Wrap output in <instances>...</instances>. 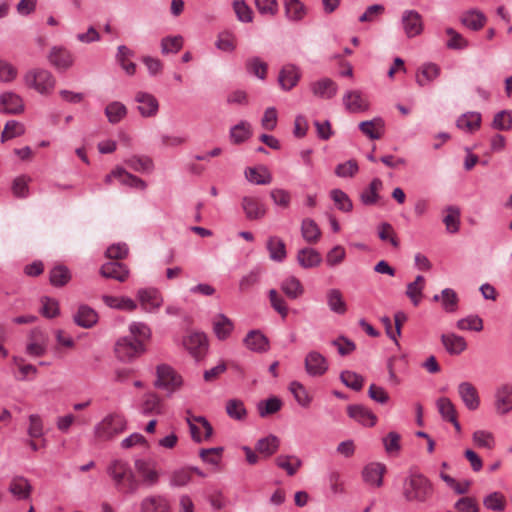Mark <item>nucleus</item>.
I'll return each instance as SVG.
<instances>
[{"mask_svg":"<svg viewBox=\"0 0 512 512\" xmlns=\"http://www.w3.org/2000/svg\"><path fill=\"white\" fill-rule=\"evenodd\" d=\"M402 494L409 503L425 504L432 499L434 487L423 474L411 473L404 479Z\"/></svg>","mask_w":512,"mask_h":512,"instance_id":"1","label":"nucleus"},{"mask_svg":"<svg viewBox=\"0 0 512 512\" xmlns=\"http://www.w3.org/2000/svg\"><path fill=\"white\" fill-rule=\"evenodd\" d=\"M106 471L115 488L121 493L135 494L140 487V483L127 461L115 459L108 464Z\"/></svg>","mask_w":512,"mask_h":512,"instance_id":"2","label":"nucleus"},{"mask_svg":"<svg viewBox=\"0 0 512 512\" xmlns=\"http://www.w3.org/2000/svg\"><path fill=\"white\" fill-rule=\"evenodd\" d=\"M24 83L41 95H49L55 88L56 80L52 73L42 68L27 71L24 75Z\"/></svg>","mask_w":512,"mask_h":512,"instance_id":"3","label":"nucleus"},{"mask_svg":"<svg viewBox=\"0 0 512 512\" xmlns=\"http://www.w3.org/2000/svg\"><path fill=\"white\" fill-rule=\"evenodd\" d=\"M144 351V343L129 336L121 337L115 344V354L121 361H130Z\"/></svg>","mask_w":512,"mask_h":512,"instance_id":"4","label":"nucleus"},{"mask_svg":"<svg viewBox=\"0 0 512 512\" xmlns=\"http://www.w3.org/2000/svg\"><path fill=\"white\" fill-rule=\"evenodd\" d=\"M155 386L173 392L182 385V378L170 366L162 364L157 367Z\"/></svg>","mask_w":512,"mask_h":512,"instance_id":"5","label":"nucleus"},{"mask_svg":"<svg viewBox=\"0 0 512 512\" xmlns=\"http://www.w3.org/2000/svg\"><path fill=\"white\" fill-rule=\"evenodd\" d=\"M134 467L140 476V480H138L140 485L150 488L158 484L160 473L156 469L154 462L145 459H137L134 462Z\"/></svg>","mask_w":512,"mask_h":512,"instance_id":"6","label":"nucleus"},{"mask_svg":"<svg viewBox=\"0 0 512 512\" xmlns=\"http://www.w3.org/2000/svg\"><path fill=\"white\" fill-rule=\"evenodd\" d=\"M183 347L196 360L202 359L208 349V342L205 334L194 332L185 336L182 340Z\"/></svg>","mask_w":512,"mask_h":512,"instance_id":"7","label":"nucleus"},{"mask_svg":"<svg viewBox=\"0 0 512 512\" xmlns=\"http://www.w3.org/2000/svg\"><path fill=\"white\" fill-rule=\"evenodd\" d=\"M187 423L190 429L191 437L195 442H202L209 439L213 434V428L205 417H188Z\"/></svg>","mask_w":512,"mask_h":512,"instance_id":"8","label":"nucleus"},{"mask_svg":"<svg viewBox=\"0 0 512 512\" xmlns=\"http://www.w3.org/2000/svg\"><path fill=\"white\" fill-rule=\"evenodd\" d=\"M124 422L119 415L106 416L95 427V433L99 438L109 439L123 430Z\"/></svg>","mask_w":512,"mask_h":512,"instance_id":"9","label":"nucleus"},{"mask_svg":"<svg viewBox=\"0 0 512 512\" xmlns=\"http://www.w3.org/2000/svg\"><path fill=\"white\" fill-rule=\"evenodd\" d=\"M305 371L309 376L319 377L328 370L327 359L318 351H310L304 360Z\"/></svg>","mask_w":512,"mask_h":512,"instance_id":"10","label":"nucleus"},{"mask_svg":"<svg viewBox=\"0 0 512 512\" xmlns=\"http://www.w3.org/2000/svg\"><path fill=\"white\" fill-rule=\"evenodd\" d=\"M402 28L408 38L418 36L423 31V20L416 10H405L401 17Z\"/></svg>","mask_w":512,"mask_h":512,"instance_id":"11","label":"nucleus"},{"mask_svg":"<svg viewBox=\"0 0 512 512\" xmlns=\"http://www.w3.org/2000/svg\"><path fill=\"white\" fill-rule=\"evenodd\" d=\"M343 105L350 113H359L369 108V102L360 90H347L342 98Z\"/></svg>","mask_w":512,"mask_h":512,"instance_id":"12","label":"nucleus"},{"mask_svg":"<svg viewBox=\"0 0 512 512\" xmlns=\"http://www.w3.org/2000/svg\"><path fill=\"white\" fill-rule=\"evenodd\" d=\"M25 109L23 99L20 95L8 91L0 95V112L4 114H21Z\"/></svg>","mask_w":512,"mask_h":512,"instance_id":"13","label":"nucleus"},{"mask_svg":"<svg viewBox=\"0 0 512 512\" xmlns=\"http://www.w3.org/2000/svg\"><path fill=\"white\" fill-rule=\"evenodd\" d=\"M457 391L464 406L471 411L477 410L480 406V397L476 387L468 382L459 383Z\"/></svg>","mask_w":512,"mask_h":512,"instance_id":"14","label":"nucleus"},{"mask_svg":"<svg viewBox=\"0 0 512 512\" xmlns=\"http://www.w3.org/2000/svg\"><path fill=\"white\" fill-rule=\"evenodd\" d=\"M310 90L317 98L329 100L338 92V85L330 78H321L310 83Z\"/></svg>","mask_w":512,"mask_h":512,"instance_id":"15","label":"nucleus"},{"mask_svg":"<svg viewBox=\"0 0 512 512\" xmlns=\"http://www.w3.org/2000/svg\"><path fill=\"white\" fill-rule=\"evenodd\" d=\"M141 512H171L168 498L161 494L144 497L140 503Z\"/></svg>","mask_w":512,"mask_h":512,"instance_id":"16","label":"nucleus"},{"mask_svg":"<svg viewBox=\"0 0 512 512\" xmlns=\"http://www.w3.org/2000/svg\"><path fill=\"white\" fill-rule=\"evenodd\" d=\"M494 408L498 415H505L512 411V386L505 384L497 388Z\"/></svg>","mask_w":512,"mask_h":512,"instance_id":"17","label":"nucleus"},{"mask_svg":"<svg viewBox=\"0 0 512 512\" xmlns=\"http://www.w3.org/2000/svg\"><path fill=\"white\" fill-rule=\"evenodd\" d=\"M350 418L366 427H373L377 422V416L367 407L355 404L347 407Z\"/></svg>","mask_w":512,"mask_h":512,"instance_id":"18","label":"nucleus"},{"mask_svg":"<svg viewBox=\"0 0 512 512\" xmlns=\"http://www.w3.org/2000/svg\"><path fill=\"white\" fill-rule=\"evenodd\" d=\"M137 297L142 308L147 312L157 310L163 303L160 292L154 288L140 289Z\"/></svg>","mask_w":512,"mask_h":512,"instance_id":"19","label":"nucleus"},{"mask_svg":"<svg viewBox=\"0 0 512 512\" xmlns=\"http://www.w3.org/2000/svg\"><path fill=\"white\" fill-rule=\"evenodd\" d=\"M247 349L255 353L267 352L270 348L268 338L260 330H251L243 339Z\"/></svg>","mask_w":512,"mask_h":512,"instance_id":"20","label":"nucleus"},{"mask_svg":"<svg viewBox=\"0 0 512 512\" xmlns=\"http://www.w3.org/2000/svg\"><path fill=\"white\" fill-rule=\"evenodd\" d=\"M48 59L51 65H53L58 71H66L73 65V56L65 48L53 47L50 50Z\"/></svg>","mask_w":512,"mask_h":512,"instance_id":"21","label":"nucleus"},{"mask_svg":"<svg viewBox=\"0 0 512 512\" xmlns=\"http://www.w3.org/2000/svg\"><path fill=\"white\" fill-rule=\"evenodd\" d=\"M241 204L245 216L249 220H259L266 215V206L255 197L245 196L242 198Z\"/></svg>","mask_w":512,"mask_h":512,"instance_id":"22","label":"nucleus"},{"mask_svg":"<svg viewBox=\"0 0 512 512\" xmlns=\"http://www.w3.org/2000/svg\"><path fill=\"white\" fill-rule=\"evenodd\" d=\"M135 100L138 103L137 109L141 116L153 117L157 114L159 103L152 94L146 92H138L135 96Z\"/></svg>","mask_w":512,"mask_h":512,"instance_id":"23","label":"nucleus"},{"mask_svg":"<svg viewBox=\"0 0 512 512\" xmlns=\"http://www.w3.org/2000/svg\"><path fill=\"white\" fill-rule=\"evenodd\" d=\"M73 321L82 328H91L98 322L97 312L86 304H81L73 314Z\"/></svg>","mask_w":512,"mask_h":512,"instance_id":"24","label":"nucleus"},{"mask_svg":"<svg viewBox=\"0 0 512 512\" xmlns=\"http://www.w3.org/2000/svg\"><path fill=\"white\" fill-rule=\"evenodd\" d=\"M100 274L105 278L124 282L129 276V270L126 265L120 262L110 261L101 266Z\"/></svg>","mask_w":512,"mask_h":512,"instance_id":"25","label":"nucleus"},{"mask_svg":"<svg viewBox=\"0 0 512 512\" xmlns=\"http://www.w3.org/2000/svg\"><path fill=\"white\" fill-rule=\"evenodd\" d=\"M385 465L381 463H370L363 469L362 476L365 483L373 487H380L383 484Z\"/></svg>","mask_w":512,"mask_h":512,"instance_id":"26","label":"nucleus"},{"mask_svg":"<svg viewBox=\"0 0 512 512\" xmlns=\"http://www.w3.org/2000/svg\"><path fill=\"white\" fill-rule=\"evenodd\" d=\"M139 412L144 416L162 414L163 404L161 399L154 393H146L139 405Z\"/></svg>","mask_w":512,"mask_h":512,"instance_id":"27","label":"nucleus"},{"mask_svg":"<svg viewBox=\"0 0 512 512\" xmlns=\"http://www.w3.org/2000/svg\"><path fill=\"white\" fill-rule=\"evenodd\" d=\"M441 342L450 355H459L467 349L464 337L455 333L442 334Z\"/></svg>","mask_w":512,"mask_h":512,"instance_id":"28","label":"nucleus"},{"mask_svg":"<svg viewBox=\"0 0 512 512\" xmlns=\"http://www.w3.org/2000/svg\"><path fill=\"white\" fill-rule=\"evenodd\" d=\"M246 179L256 185H267L273 180L272 174L269 169L264 165L257 167H248L245 170Z\"/></svg>","mask_w":512,"mask_h":512,"instance_id":"29","label":"nucleus"},{"mask_svg":"<svg viewBox=\"0 0 512 512\" xmlns=\"http://www.w3.org/2000/svg\"><path fill=\"white\" fill-rule=\"evenodd\" d=\"M326 302L330 311L335 314L343 315L347 312V303L344 300L342 292L337 288L327 290Z\"/></svg>","mask_w":512,"mask_h":512,"instance_id":"30","label":"nucleus"},{"mask_svg":"<svg viewBox=\"0 0 512 512\" xmlns=\"http://www.w3.org/2000/svg\"><path fill=\"white\" fill-rule=\"evenodd\" d=\"M296 258L298 264L304 269L318 267L322 262L321 254L311 247L300 249Z\"/></svg>","mask_w":512,"mask_h":512,"instance_id":"31","label":"nucleus"},{"mask_svg":"<svg viewBox=\"0 0 512 512\" xmlns=\"http://www.w3.org/2000/svg\"><path fill=\"white\" fill-rule=\"evenodd\" d=\"M32 486L28 479L22 476L14 477L9 484V492L18 500L29 499Z\"/></svg>","mask_w":512,"mask_h":512,"instance_id":"32","label":"nucleus"},{"mask_svg":"<svg viewBox=\"0 0 512 512\" xmlns=\"http://www.w3.org/2000/svg\"><path fill=\"white\" fill-rule=\"evenodd\" d=\"M266 248L272 261L280 263L287 257L285 242L278 236L268 237Z\"/></svg>","mask_w":512,"mask_h":512,"instance_id":"33","label":"nucleus"},{"mask_svg":"<svg viewBox=\"0 0 512 512\" xmlns=\"http://www.w3.org/2000/svg\"><path fill=\"white\" fill-rule=\"evenodd\" d=\"M300 79L299 69L292 64L285 65L278 77L279 84L284 90L292 89Z\"/></svg>","mask_w":512,"mask_h":512,"instance_id":"34","label":"nucleus"},{"mask_svg":"<svg viewBox=\"0 0 512 512\" xmlns=\"http://www.w3.org/2000/svg\"><path fill=\"white\" fill-rule=\"evenodd\" d=\"M284 10L286 18L291 22H300L307 14L306 6L300 0H284Z\"/></svg>","mask_w":512,"mask_h":512,"instance_id":"35","label":"nucleus"},{"mask_svg":"<svg viewBox=\"0 0 512 512\" xmlns=\"http://www.w3.org/2000/svg\"><path fill=\"white\" fill-rule=\"evenodd\" d=\"M279 446V438L275 435H269L256 442L255 450L262 455L263 458H269L278 451Z\"/></svg>","mask_w":512,"mask_h":512,"instance_id":"36","label":"nucleus"},{"mask_svg":"<svg viewBox=\"0 0 512 512\" xmlns=\"http://www.w3.org/2000/svg\"><path fill=\"white\" fill-rule=\"evenodd\" d=\"M440 75V67L434 63L423 64L416 73V82L423 87L430 84Z\"/></svg>","mask_w":512,"mask_h":512,"instance_id":"37","label":"nucleus"},{"mask_svg":"<svg viewBox=\"0 0 512 512\" xmlns=\"http://www.w3.org/2000/svg\"><path fill=\"white\" fill-rule=\"evenodd\" d=\"M361 132L372 140L380 139L384 134V121L381 118H374L369 121H362L359 124Z\"/></svg>","mask_w":512,"mask_h":512,"instance_id":"38","label":"nucleus"},{"mask_svg":"<svg viewBox=\"0 0 512 512\" xmlns=\"http://www.w3.org/2000/svg\"><path fill=\"white\" fill-rule=\"evenodd\" d=\"M234 325L224 314H218L213 318V330L219 340L227 339L232 333Z\"/></svg>","mask_w":512,"mask_h":512,"instance_id":"39","label":"nucleus"},{"mask_svg":"<svg viewBox=\"0 0 512 512\" xmlns=\"http://www.w3.org/2000/svg\"><path fill=\"white\" fill-rule=\"evenodd\" d=\"M483 506L493 512H504L507 506L505 495L500 491H493L484 496Z\"/></svg>","mask_w":512,"mask_h":512,"instance_id":"40","label":"nucleus"},{"mask_svg":"<svg viewBox=\"0 0 512 512\" xmlns=\"http://www.w3.org/2000/svg\"><path fill=\"white\" fill-rule=\"evenodd\" d=\"M301 235L307 243L316 244L321 238V230L313 219L305 218L301 222Z\"/></svg>","mask_w":512,"mask_h":512,"instance_id":"41","label":"nucleus"},{"mask_svg":"<svg viewBox=\"0 0 512 512\" xmlns=\"http://www.w3.org/2000/svg\"><path fill=\"white\" fill-rule=\"evenodd\" d=\"M425 287V278L418 275L413 282L407 284L406 296L410 299L414 306H418L423 297V290Z\"/></svg>","mask_w":512,"mask_h":512,"instance_id":"42","label":"nucleus"},{"mask_svg":"<svg viewBox=\"0 0 512 512\" xmlns=\"http://www.w3.org/2000/svg\"><path fill=\"white\" fill-rule=\"evenodd\" d=\"M457 127L465 132L472 133L479 129L481 115L478 112H467L457 119Z\"/></svg>","mask_w":512,"mask_h":512,"instance_id":"43","label":"nucleus"},{"mask_svg":"<svg viewBox=\"0 0 512 512\" xmlns=\"http://www.w3.org/2000/svg\"><path fill=\"white\" fill-rule=\"evenodd\" d=\"M102 300L105 303V305L113 309L134 311L137 308L136 302L129 297L103 295Z\"/></svg>","mask_w":512,"mask_h":512,"instance_id":"44","label":"nucleus"},{"mask_svg":"<svg viewBox=\"0 0 512 512\" xmlns=\"http://www.w3.org/2000/svg\"><path fill=\"white\" fill-rule=\"evenodd\" d=\"M70 280L71 273L65 265H56L49 271V282L54 287H63Z\"/></svg>","mask_w":512,"mask_h":512,"instance_id":"45","label":"nucleus"},{"mask_svg":"<svg viewBox=\"0 0 512 512\" xmlns=\"http://www.w3.org/2000/svg\"><path fill=\"white\" fill-rule=\"evenodd\" d=\"M252 135L251 125L247 121H241L230 129L229 137L232 143L240 144L248 140Z\"/></svg>","mask_w":512,"mask_h":512,"instance_id":"46","label":"nucleus"},{"mask_svg":"<svg viewBox=\"0 0 512 512\" xmlns=\"http://www.w3.org/2000/svg\"><path fill=\"white\" fill-rule=\"evenodd\" d=\"M125 164L140 173L151 172L154 168L153 160L148 156H131L125 160Z\"/></svg>","mask_w":512,"mask_h":512,"instance_id":"47","label":"nucleus"},{"mask_svg":"<svg viewBox=\"0 0 512 512\" xmlns=\"http://www.w3.org/2000/svg\"><path fill=\"white\" fill-rule=\"evenodd\" d=\"M281 290L291 299H297L304 293L303 285L295 276H289L281 283Z\"/></svg>","mask_w":512,"mask_h":512,"instance_id":"48","label":"nucleus"},{"mask_svg":"<svg viewBox=\"0 0 512 512\" xmlns=\"http://www.w3.org/2000/svg\"><path fill=\"white\" fill-rule=\"evenodd\" d=\"M117 174H118V181L120 182V184L122 185H125V186H128V187H131V188H134V189H138V190H145L146 187H147V184L144 180H142L141 178L127 172L124 168L122 167H117Z\"/></svg>","mask_w":512,"mask_h":512,"instance_id":"49","label":"nucleus"},{"mask_svg":"<svg viewBox=\"0 0 512 512\" xmlns=\"http://www.w3.org/2000/svg\"><path fill=\"white\" fill-rule=\"evenodd\" d=\"M105 115L111 124H117L126 117L127 108L123 103L113 101L106 106Z\"/></svg>","mask_w":512,"mask_h":512,"instance_id":"50","label":"nucleus"},{"mask_svg":"<svg viewBox=\"0 0 512 512\" xmlns=\"http://www.w3.org/2000/svg\"><path fill=\"white\" fill-rule=\"evenodd\" d=\"M461 22L467 28L477 31L484 26L486 17L478 10H471L463 14Z\"/></svg>","mask_w":512,"mask_h":512,"instance_id":"51","label":"nucleus"},{"mask_svg":"<svg viewBox=\"0 0 512 512\" xmlns=\"http://www.w3.org/2000/svg\"><path fill=\"white\" fill-rule=\"evenodd\" d=\"M133 56V52L125 45H120L117 49L116 59L125 72L129 75H133L136 71V65L130 61V57Z\"/></svg>","mask_w":512,"mask_h":512,"instance_id":"52","label":"nucleus"},{"mask_svg":"<svg viewBox=\"0 0 512 512\" xmlns=\"http://www.w3.org/2000/svg\"><path fill=\"white\" fill-rule=\"evenodd\" d=\"M276 464L279 468L284 469L289 476H293L302 465V462L296 456L280 455L276 458Z\"/></svg>","mask_w":512,"mask_h":512,"instance_id":"53","label":"nucleus"},{"mask_svg":"<svg viewBox=\"0 0 512 512\" xmlns=\"http://www.w3.org/2000/svg\"><path fill=\"white\" fill-rule=\"evenodd\" d=\"M25 133V126L19 121L9 120L6 122L1 133V142L4 143Z\"/></svg>","mask_w":512,"mask_h":512,"instance_id":"54","label":"nucleus"},{"mask_svg":"<svg viewBox=\"0 0 512 512\" xmlns=\"http://www.w3.org/2000/svg\"><path fill=\"white\" fill-rule=\"evenodd\" d=\"M289 390L300 406L307 408L310 405L312 398L300 382L292 381L289 385Z\"/></svg>","mask_w":512,"mask_h":512,"instance_id":"55","label":"nucleus"},{"mask_svg":"<svg viewBox=\"0 0 512 512\" xmlns=\"http://www.w3.org/2000/svg\"><path fill=\"white\" fill-rule=\"evenodd\" d=\"M382 187V181L379 178H375L371 181L369 187L361 193V201L365 205H373L378 199V191Z\"/></svg>","mask_w":512,"mask_h":512,"instance_id":"56","label":"nucleus"},{"mask_svg":"<svg viewBox=\"0 0 512 512\" xmlns=\"http://www.w3.org/2000/svg\"><path fill=\"white\" fill-rule=\"evenodd\" d=\"M446 211L448 213L443 219L446 230L452 234L457 233L460 228V210L456 206H449Z\"/></svg>","mask_w":512,"mask_h":512,"instance_id":"57","label":"nucleus"},{"mask_svg":"<svg viewBox=\"0 0 512 512\" xmlns=\"http://www.w3.org/2000/svg\"><path fill=\"white\" fill-rule=\"evenodd\" d=\"M340 380L345 386L355 391H360L364 385V378L360 374L350 370L342 371Z\"/></svg>","mask_w":512,"mask_h":512,"instance_id":"58","label":"nucleus"},{"mask_svg":"<svg viewBox=\"0 0 512 512\" xmlns=\"http://www.w3.org/2000/svg\"><path fill=\"white\" fill-rule=\"evenodd\" d=\"M161 52L164 55L175 54L183 47V38L180 35L167 36L161 40Z\"/></svg>","mask_w":512,"mask_h":512,"instance_id":"59","label":"nucleus"},{"mask_svg":"<svg viewBox=\"0 0 512 512\" xmlns=\"http://www.w3.org/2000/svg\"><path fill=\"white\" fill-rule=\"evenodd\" d=\"M226 413L235 420H243L246 418L247 411L243 401L239 399H230L226 403Z\"/></svg>","mask_w":512,"mask_h":512,"instance_id":"60","label":"nucleus"},{"mask_svg":"<svg viewBox=\"0 0 512 512\" xmlns=\"http://www.w3.org/2000/svg\"><path fill=\"white\" fill-rule=\"evenodd\" d=\"M472 440L476 447L493 449L495 446V439L491 432L486 430H477L472 435Z\"/></svg>","mask_w":512,"mask_h":512,"instance_id":"61","label":"nucleus"},{"mask_svg":"<svg viewBox=\"0 0 512 512\" xmlns=\"http://www.w3.org/2000/svg\"><path fill=\"white\" fill-rule=\"evenodd\" d=\"M436 406L441 417L445 421H450L457 416L456 408L452 401L447 397H440L436 401Z\"/></svg>","mask_w":512,"mask_h":512,"instance_id":"62","label":"nucleus"},{"mask_svg":"<svg viewBox=\"0 0 512 512\" xmlns=\"http://www.w3.org/2000/svg\"><path fill=\"white\" fill-rule=\"evenodd\" d=\"M456 326L460 330L480 332L483 330V320L477 315H469L459 319Z\"/></svg>","mask_w":512,"mask_h":512,"instance_id":"63","label":"nucleus"},{"mask_svg":"<svg viewBox=\"0 0 512 512\" xmlns=\"http://www.w3.org/2000/svg\"><path fill=\"white\" fill-rule=\"evenodd\" d=\"M261 275L262 269L260 267H254L240 279L239 289L241 291H248L253 286L259 283Z\"/></svg>","mask_w":512,"mask_h":512,"instance_id":"64","label":"nucleus"}]
</instances>
